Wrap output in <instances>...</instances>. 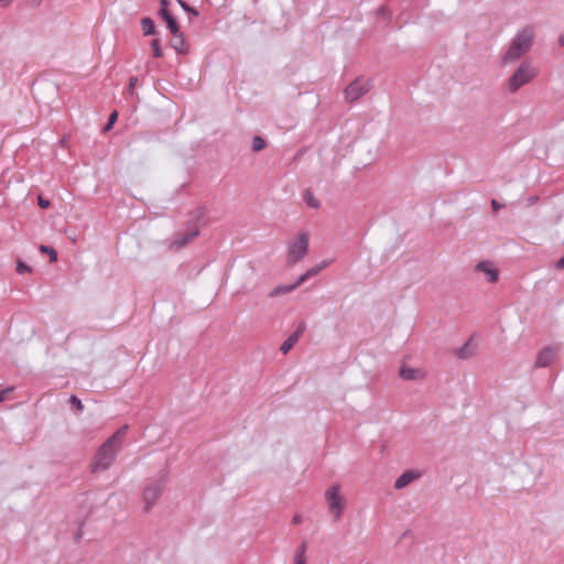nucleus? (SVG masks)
I'll return each instance as SVG.
<instances>
[{"label": "nucleus", "instance_id": "f704fd0d", "mask_svg": "<svg viewBox=\"0 0 564 564\" xmlns=\"http://www.w3.org/2000/svg\"><path fill=\"white\" fill-rule=\"evenodd\" d=\"M188 11L193 14H197V12L194 9H189Z\"/></svg>", "mask_w": 564, "mask_h": 564}, {"label": "nucleus", "instance_id": "6e6552de", "mask_svg": "<svg viewBox=\"0 0 564 564\" xmlns=\"http://www.w3.org/2000/svg\"><path fill=\"white\" fill-rule=\"evenodd\" d=\"M425 371L420 368H412L405 364L401 366L399 376L403 380L408 381H420L425 378Z\"/></svg>", "mask_w": 564, "mask_h": 564}, {"label": "nucleus", "instance_id": "423d86ee", "mask_svg": "<svg viewBox=\"0 0 564 564\" xmlns=\"http://www.w3.org/2000/svg\"><path fill=\"white\" fill-rule=\"evenodd\" d=\"M369 89L370 83L368 79L357 78L345 89V98L347 101L352 102L367 94Z\"/></svg>", "mask_w": 564, "mask_h": 564}, {"label": "nucleus", "instance_id": "2eb2a0df", "mask_svg": "<svg viewBox=\"0 0 564 564\" xmlns=\"http://www.w3.org/2000/svg\"><path fill=\"white\" fill-rule=\"evenodd\" d=\"M297 286H300V284H297V281L294 284H292V285L278 286V288L273 289L270 292L269 295L271 297H274V296H278V295H281V294H286V293H290L293 290H295Z\"/></svg>", "mask_w": 564, "mask_h": 564}, {"label": "nucleus", "instance_id": "a878e982", "mask_svg": "<svg viewBox=\"0 0 564 564\" xmlns=\"http://www.w3.org/2000/svg\"><path fill=\"white\" fill-rule=\"evenodd\" d=\"M174 39H173V46L178 50L180 45L183 44V39L181 36V33L178 32L176 35H173Z\"/></svg>", "mask_w": 564, "mask_h": 564}, {"label": "nucleus", "instance_id": "a211bd4d", "mask_svg": "<svg viewBox=\"0 0 564 564\" xmlns=\"http://www.w3.org/2000/svg\"><path fill=\"white\" fill-rule=\"evenodd\" d=\"M294 564H306L305 545L303 544L296 552Z\"/></svg>", "mask_w": 564, "mask_h": 564}, {"label": "nucleus", "instance_id": "c85d7f7f", "mask_svg": "<svg viewBox=\"0 0 564 564\" xmlns=\"http://www.w3.org/2000/svg\"><path fill=\"white\" fill-rule=\"evenodd\" d=\"M39 205L42 207V208H47L50 206V202L46 200V199H43L42 197H39Z\"/></svg>", "mask_w": 564, "mask_h": 564}, {"label": "nucleus", "instance_id": "9d476101", "mask_svg": "<svg viewBox=\"0 0 564 564\" xmlns=\"http://www.w3.org/2000/svg\"><path fill=\"white\" fill-rule=\"evenodd\" d=\"M169 1L167 0H161V9L160 14L163 18V20L166 22L167 28L170 29L171 33L173 35H176L178 33V25L171 12L167 9Z\"/></svg>", "mask_w": 564, "mask_h": 564}, {"label": "nucleus", "instance_id": "b1692460", "mask_svg": "<svg viewBox=\"0 0 564 564\" xmlns=\"http://www.w3.org/2000/svg\"><path fill=\"white\" fill-rule=\"evenodd\" d=\"M17 271H18L19 273H24V272H30V271H31V269H30V267H29V265H26L24 262H22V261H18V262H17Z\"/></svg>", "mask_w": 564, "mask_h": 564}, {"label": "nucleus", "instance_id": "2f4dec72", "mask_svg": "<svg viewBox=\"0 0 564 564\" xmlns=\"http://www.w3.org/2000/svg\"><path fill=\"white\" fill-rule=\"evenodd\" d=\"M13 0H0V7H8Z\"/></svg>", "mask_w": 564, "mask_h": 564}, {"label": "nucleus", "instance_id": "6ab92c4d", "mask_svg": "<svg viewBox=\"0 0 564 564\" xmlns=\"http://www.w3.org/2000/svg\"><path fill=\"white\" fill-rule=\"evenodd\" d=\"M40 251L42 253L48 254L51 262H56L57 261V252L53 248L47 247V246H41L40 247Z\"/></svg>", "mask_w": 564, "mask_h": 564}, {"label": "nucleus", "instance_id": "393cba45", "mask_svg": "<svg viewBox=\"0 0 564 564\" xmlns=\"http://www.w3.org/2000/svg\"><path fill=\"white\" fill-rule=\"evenodd\" d=\"M69 401L77 410L82 411L84 409L82 401L76 395H72Z\"/></svg>", "mask_w": 564, "mask_h": 564}, {"label": "nucleus", "instance_id": "473e14b6", "mask_svg": "<svg viewBox=\"0 0 564 564\" xmlns=\"http://www.w3.org/2000/svg\"><path fill=\"white\" fill-rule=\"evenodd\" d=\"M178 3L182 6V8H184L186 11L189 10L188 6L182 1V0H178Z\"/></svg>", "mask_w": 564, "mask_h": 564}, {"label": "nucleus", "instance_id": "20e7f679", "mask_svg": "<svg viewBox=\"0 0 564 564\" xmlns=\"http://www.w3.org/2000/svg\"><path fill=\"white\" fill-rule=\"evenodd\" d=\"M308 248V236L305 232H301L294 241H292L289 246V252H288V261L290 263H296L301 259L304 258V256L307 252Z\"/></svg>", "mask_w": 564, "mask_h": 564}, {"label": "nucleus", "instance_id": "f257e3e1", "mask_svg": "<svg viewBox=\"0 0 564 564\" xmlns=\"http://www.w3.org/2000/svg\"><path fill=\"white\" fill-rule=\"evenodd\" d=\"M126 431L127 426L120 427L100 445L90 464L91 473L96 474L99 471H105L112 465L117 453L121 447L122 437L126 434Z\"/></svg>", "mask_w": 564, "mask_h": 564}, {"label": "nucleus", "instance_id": "aec40b11", "mask_svg": "<svg viewBox=\"0 0 564 564\" xmlns=\"http://www.w3.org/2000/svg\"><path fill=\"white\" fill-rule=\"evenodd\" d=\"M304 199L310 207L317 208L319 206L318 199L311 192L305 193Z\"/></svg>", "mask_w": 564, "mask_h": 564}, {"label": "nucleus", "instance_id": "0eeeda50", "mask_svg": "<svg viewBox=\"0 0 564 564\" xmlns=\"http://www.w3.org/2000/svg\"><path fill=\"white\" fill-rule=\"evenodd\" d=\"M164 488V480L158 479L150 481L143 490V499L145 501V509L149 510L159 499Z\"/></svg>", "mask_w": 564, "mask_h": 564}, {"label": "nucleus", "instance_id": "5701e85b", "mask_svg": "<svg viewBox=\"0 0 564 564\" xmlns=\"http://www.w3.org/2000/svg\"><path fill=\"white\" fill-rule=\"evenodd\" d=\"M117 119H118V111L115 110L110 113L108 122L104 128V131L105 132L109 131L112 128V126L116 123Z\"/></svg>", "mask_w": 564, "mask_h": 564}, {"label": "nucleus", "instance_id": "4468645a", "mask_svg": "<svg viewBox=\"0 0 564 564\" xmlns=\"http://www.w3.org/2000/svg\"><path fill=\"white\" fill-rule=\"evenodd\" d=\"M328 265V262L327 261H324L323 263L307 270L303 275H301L297 280V284H302L303 282H305L308 278L311 276H314L316 274H318L324 268H326Z\"/></svg>", "mask_w": 564, "mask_h": 564}, {"label": "nucleus", "instance_id": "39448f33", "mask_svg": "<svg viewBox=\"0 0 564 564\" xmlns=\"http://www.w3.org/2000/svg\"><path fill=\"white\" fill-rule=\"evenodd\" d=\"M326 501L328 505L329 512L333 514L335 520H338L341 517L344 511V499L339 492L338 486L330 487L326 494Z\"/></svg>", "mask_w": 564, "mask_h": 564}, {"label": "nucleus", "instance_id": "f3484780", "mask_svg": "<svg viewBox=\"0 0 564 564\" xmlns=\"http://www.w3.org/2000/svg\"><path fill=\"white\" fill-rule=\"evenodd\" d=\"M141 26L144 35H150L154 33V23L150 18H143L141 20Z\"/></svg>", "mask_w": 564, "mask_h": 564}, {"label": "nucleus", "instance_id": "7c9ffc66", "mask_svg": "<svg viewBox=\"0 0 564 564\" xmlns=\"http://www.w3.org/2000/svg\"><path fill=\"white\" fill-rule=\"evenodd\" d=\"M491 205H492V208L495 212H497L499 208H501V205L496 199H494L491 202Z\"/></svg>", "mask_w": 564, "mask_h": 564}, {"label": "nucleus", "instance_id": "ddd939ff", "mask_svg": "<svg viewBox=\"0 0 564 564\" xmlns=\"http://www.w3.org/2000/svg\"><path fill=\"white\" fill-rule=\"evenodd\" d=\"M305 330V323H301L297 327V329L291 334L285 340L284 343L282 344L281 346V351L283 354H288L292 347L297 343V340L300 339L301 335L304 333Z\"/></svg>", "mask_w": 564, "mask_h": 564}, {"label": "nucleus", "instance_id": "dca6fc26", "mask_svg": "<svg viewBox=\"0 0 564 564\" xmlns=\"http://www.w3.org/2000/svg\"><path fill=\"white\" fill-rule=\"evenodd\" d=\"M198 234H199V232H198V229H197V228H195V229L191 230L189 232L185 234L181 239L175 240V242H174V243H175L177 247H183V246H185L189 240H192V239H194L195 237H197V236H198Z\"/></svg>", "mask_w": 564, "mask_h": 564}, {"label": "nucleus", "instance_id": "412c9836", "mask_svg": "<svg viewBox=\"0 0 564 564\" xmlns=\"http://www.w3.org/2000/svg\"><path fill=\"white\" fill-rule=\"evenodd\" d=\"M151 50H152V54H153L154 57H161L162 56V48H161L160 40L154 39L151 42Z\"/></svg>", "mask_w": 564, "mask_h": 564}, {"label": "nucleus", "instance_id": "f8f14e48", "mask_svg": "<svg viewBox=\"0 0 564 564\" xmlns=\"http://www.w3.org/2000/svg\"><path fill=\"white\" fill-rule=\"evenodd\" d=\"M421 475L422 474L417 470H406L395 480L394 488L403 489L414 480L419 479Z\"/></svg>", "mask_w": 564, "mask_h": 564}, {"label": "nucleus", "instance_id": "cd10ccee", "mask_svg": "<svg viewBox=\"0 0 564 564\" xmlns=\"http://www.w3.org/2000/svg\"><path fill=\"white\" fill-rule=\"evenodd\" d=\"M12 390L13 388H7L0 391V403L6 400L8 393H10Z\"/></svg>", "mask_w": 564, "mask_h": 564}, {"label": "nucleus", "instance_id": "7ed1b4c3", "mask_svg": "<svg viewBox=\"0 0 564 564\" xmlns=\"http://www.w3.org/2000/svg\"><path fill=\"white\" fill-rule=\"evenodd\" d=\"M538 75V69L530 61H523L507 83L510 93L518 91L522 86L529 84Z\"/></svg>", "mask_w": 564, "mask_h": 564}, {"label": "nucleus", "instance_id": "1a4fd4ad", "mask_svg": "<svg viewBox=\"0 0 564 564\" xmlns=\"http://www.w3.org/2000/svg\"><path fill=\"white\" fill-rule=\"evenodd\" d=\"M556 356H557L556 348L545 347L539 352V355L536 357L535 365L538 367H547L556 359Z\"/></svg>", "mask_w": 564, "mask_h": 564}, {"label": "nucleus", "instance_id": "4be33fe9", "mask_svg": "<svg viewBox=\"0 0 564 564\" xmlns=\"http://www.w3.org/2000/svg\"><path fill=\"white\" fill-rule=\"evenodd\" d=\"M265 148V141L260 137H254L252 140V150L259 152Z\"/></svg>", "mask_w": 564, "mask_h": 564}, {"label": "nucleus", "instance_id": "bb28decb", "mask_svg": "<svg viewBox=\"0 0 564 564\" xmlns=\"http://www.w3.org/2000/svg\"><path fill=\"white\" fill-rule=\"evenodd\" d=\"M137 83H138V78L137 77H131L130 78L129 86H128V90H129L130 94L133 93V89H134Z\"/></svg>", "mask_w": 564, "mask_h": 564}, {"label": "nucleus", "instance_id": "72a5a7b5", "mask_svg": "<svg viewBox=\"0 0 564 564\" xmlns=\"http://www.w3.org/2000/svg\"><path fill=\"white\" fill-rule=\"evenodd\" d=\"M33 6H39L42 0H29Z\"/></svg>", "mask_w": 564, "mask_h": 564}, {"label": "nucleus", "instance_id": "9b49d317", "mask_svg": "<svg viewBox=\"0 0 564 564\" xmlns=\"http://www.w3.org/2000/svg\"><path fill=\"white\" fill-rule=\"evenodd\" d=\"M476 270L482 272L486 275L488 282L495 283L498 281L499 272L491 262L480 261L476 265Z\"/></svg>", "mask_w": 564, "mask_h": 564}, {"label": "nucleus", "instance_id": "c756f323", "mask_svg": "<svg viewBox=\"0 0 564 564\" xmlns=\"http://www.w3.org/2000/svg\"><path fill=\"white\" fill-rule=\"evenodd\" d=\"M555 267L560 270H564V256L556 262Z\"/></svg>", "mask_w": 564, "mask_h": 564}, {"label": "nucleus", "instance_id": "f03ea898", "mask_svg": "<svg viewBox=\"0 0 564 564\" xmlns=\"http://www.w3.org/2000/svg\"><path fill=\"white\" fill-rule=\"evenodd\" d=\"M533 39L534 30L531 26L522 29L512 40L508 51L503 55V64L513 63L527 54L532 46Z\"/></svg>", "mask_w": 564, "mask_h": 564}]
</instances>
